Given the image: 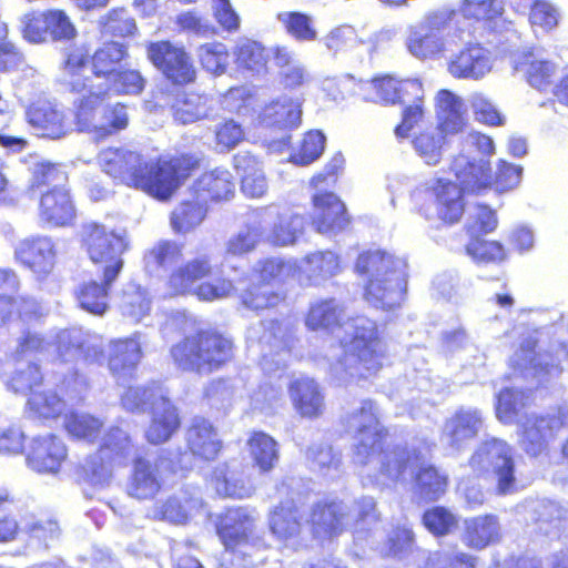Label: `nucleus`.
I'll list each match as a JSON object with an SVG mask.
<instances>
[{
    "label": "nucleus",
    "instance_id": "1",
    "mask_svg": "<svg viewBox=\"0 0 568 568\" xmlns=\"http://www.w3.org/2000/svg\"><path fill=\"white\" fill-rule=\"evenodd\" d=\"M202 152L179 151L146 162L124 146H108L97 156L99 168L116 183L140 190L158 201H169L204 164Z\"/></svg>",
    "mask_w": 568,
    "mask_h": 568
},
{
    "label": "nucleus",
    "instance_id": "2",
    "mask_svg": "<svg viewBox=\"0 0 568 568\" xmlns=\"http://www.w3.org/2000/svg\"><path fill=\"white\" fill-rule=\"evenodd\" d=\"M149 256L158 267L171 268L163 284L165 297L194 296L200 302L211 303L235 291L234 282L222 274L210 254H199L178 264L184 257L182 242L160 240L149 250Z\"/></svg>",
    "mask_w": 568,
    "mask_h": 568
},
{
    "label": "nucleus",
    "instance_id": "3",
    "mask_svg": "<svg viewBox=\"0 0 568 568\" xmlns=\"http://www.w3.org/2000/svg\"><path fill=\"white\" fill-rule=\"evenodd\" d=\"M81 243L90 261L100 268L101 282H82L74 291V300L82 311L103 316L110 310L112 285L124 267L122 255L128 251L129 242L124 233L89 222L82 225Z\"/></svg>",
    "mask_w": 568,
    "mask_h": 568
},
{
    "label": "nucleus",
    "instance_id": "4",
    "mask_svg": "<svg viewBox=\"0 0 568 568\" xmlns=\"http://www.w3.org/2000/svg\"><path fill=\"white\" fill-rule=\"evenodd\" d=\"M145 49L148 60L176 92L172 101L174 120L189 124L205 118L207 97L196 91H185L197 80V69L186 48L170 40H159L149 42Z\"/></svg>",
    "mask_w": 568,
    "mask_h": 568
},
{
    "label": "nucleus",
    "instance_id": "5",
    "mask_svg": "<svg viewBox=\"0 0 568 568\" xmlns=\"http://www.w3.org/2000/svg\"><path fill=\"white\" fill-rule=\"evenodd\" d=\"M169 356L179 372L209 376L235 361L236 344L216 326H199L172 344Z\"/></svg>",
    "mask_w": 568,
    "mask_h": 568
},
{
    "label": "nucleus",
    "instance_id": "6",
    "mask_svg": "<svg viewBox=\"0 0 568 568\" xmlns=\"http://www.w3.org/2000/svg\"><path fill=\"white\" fill-rule=\"evenodd\" d=\"M128 58V45L114 40L102 42L93 52L85 43H73L65 49L59 82L72 94L93 91L89 67L93 77L109 80Z\"/></svg>",
    "mask_w": 568,
    "mask_h": 568
},
{
    "label": "nucleus",
    "instance_id": "7",
    "mask_svg": "<svg viewBox=\"0 0 568 568\" xmlns=\"http://www.w3.org/2000/svg\"><path fill=\"white\" fill-rule=\"evenodd\" d=\"M352 418L357 423V455L377 459L382 475L393 480L399 479L410 464V450L400 444L390 445L392 435L389 428L381 423L377 404L369 398L362 400Z\"/></svg>",
    "mask_w": 568,
    "mask_h": 568
},
{
    "label": "nucleus",
    "instance_id": "8",
    "mask_svg": "<svg viewBox=\"0 0 568 568\" xmlns=\"http://www.w3.org/2000/svg\"><path fill=\"white\" fill-rule=\"evenodd\" d=\"M256 521L245 506L226 507L216 516L215 534L223 546L220 568H253L254 555L265 548Z\"/></svg>",
    "mask_w": 568,
    "mask_h": 568
},
{
    "label": "nucleus",
    "instance_id": "9",
    "mask_svg": "<svg viewBox=\"0 0 568 568\" xmlns=\"http://www.w3.org/2000/svg\"><path fill=\"white\" fill-rule=\"evenodd\" d=\"M300 272L301 267L295 260L268 256L257 261L239 294L241 306L256 314L275 312L285 306L287 293L280 285Z\"/></svg>",
    "mask_w": 568,
    "mask_h": 568
},
{
    "label": "nucleus",
    "instance_id": "10",
    "mask_svg": "<svg viewBox=\"0 0 568 568\" xmlns=\"http://www.w3.org/2000/svg\"><path fill=\"white\" fill-rule=\"evenodd\" d=\"M355 270L359 275H372L364 287V298L372 306L389 311L404 301L406 275L392 255L379 250L365 251L357 256Z\"/></svg>",
    "mask_w": 568,
    "mask_h": 568
},
{
    "label": "nucleus",
    "instance_id": "11",
    "mask_svg": "<svg viewBox=\"0 0 568 568\" xmlns=\"http://www.w3.org/2000/svg\"><path fill=\"white\" fill-rule=\"evenodd\" d=\"M121 405L129 413L151 414L145 439L152 445L168 442L181 427L179 410L160 383L128 387L121 396Z\"/></svg>",
    "mask_w": 568,
    "mask_h": 568
},
{
    "label": "nucleus",
    "instance_id": "12",
    "mask_svg": "<svg viewBox=\"0 0 568 568\" xmlns=\"http://www.w3.org/2000/svg\"><path fill=\"white\" fill-rule=\"evenodd\" d=\"M106 90L90 91L74 104V124L79 132H89L95 142H102L126 130L130 124L128 104H102Z\"/></svg>",
    "mask_w": 568,
    "mask_h": 568
},
{
    "label": "nucleus",
    "instance_id": "13",
    "mask_svg": "<svg viewBox=\"0 0 568 568\" xmlns=\"http://www.w3.org/2000/svg\"><path fill=\"white\" fill-rule=\"evenodd\" d=\"M135 453L132 437L119 427H110L102 437L95 453L79 466L81 478L91 484H103L113 471L129 465Z\"/></svg>",
    "mask_w": 568,
    "mask_h": 568
},
{
    "label": "nucleus",
    "instance_id": "14",
    "mask_svg": "<svg viewBox=\"0 0 568 568\" xmlns=\"http://www.w3.org/2000/svg\"><path fill=\"white\" fill-rule=\"evenodd\" d=\"M8 385L14 393L28 395L27 409L36 418L55 419L65 410V400L55 389L45 385L41 367L36 363L16 371Z\"/></svg>",
    "mask_w": 568,
    "mask_h": 568
},
{
    "label": "nucleus",
    "instance_id": "15",
    "mask_svg": "<svg viewBox=\"0 0 568 568\" xmlns=\"http://www.w3.org/2000/svg\"><path fill=\"white\" fill-rule=\"evenodd\" d=\"M347 355L354 359L353 367L359 378L375 375L383 366L384 345L377 325L367 318H356L353 324Z\"/></svg>",
    "mask_w": 568,
    "mask_h": 568
},
{
    "label": "nucleus",
    "instance_id": "16",
    "mask_svg": "<svg viewBox=\"0 0 568 568\" xmlns=\"http://www.w3.org/2000/svg\"><path fill=\"white\" fill-rule=\"evenodd\" d=\"M471 463L487 464L481 471L495 478L497 495H511L518 490L516 463L507 445L497 443L486 445L473 456Z\"/></svg>",
    "mask_w": 568,
    "mask_h": 568
},
{
    "label": "nucleus",
    "instance_id": "17",
    "mask_svg": "<svg viewBox=\"0 0 568 568\" xmlns=\"http://www.w3.org/2000/svg\"><path fill=\"white\" fill-rule=\"evenodd\" d=\"M311 224L320 234H335L352 222L345 203L332 191H318L312 195Z\"/></svg>",
    "mask_w": 568,
    "mask_h": 568
},
{
    "label": "nucleus",
    "instance_id": "18",
    "mask_svg": "<svg viewBox=\"0 0 568 568\" xmlns=\"http://www.w3.org/2000/svg\"><path fill=\"white\" fill-rule=\"evenodd\" d=\"M454 182L465 195H480L493 189V171L488 159H468L455 155L449 164Z\"/></svg>",
    "mask_w": 568,
    "mask_h": 568
},
{
    "label": "nucleus",
    "instance_id": "19",
    "mask_svg": "<svg viewBox=\"0 0 568 568\" xmlns=\"http://www.w3.org/2000/svg\"><path fill=\"white\" fill-rule=\"evenodd\" d=\"M347 511L342 499L325 497L315 501L307 523L314 539H333L346 529Z\"/></svg>",
    "mask_w": 568,
    "mask_h": 568
},
{
    "label": "nucleus",
    "instance_id": "20",
    "mask_svg": "<svg viewBox=\"0 0 568 568\" xmlns=\"http://www.w3.org/2000/svg\"><path fill=\"white\" fill-rule=\"evenodd\" d=\"M491 69L490 52L480 43H466L447 61L448 73L457 80H481Z\"/></svg>",
    "mask_w": 568,
    "mask_h": 568
},
{
    "label": "nucleus",
    "instance_id": "21",
    "mask_svg": "<svg viewBox=\"0 0 568 568\" xmlns=\"http://www.w3.org/2000/svg\"><path fill=\"white\" fill-rule=\"evenodd\" d=\"M443 29L444 26L437 17L428 18L409 32L406 40L407 50L420 60L443 57L447 51Z\"/></svg>",
    "mask_w": 568,
    "mask_h": 568
},
{
    "label": "nucleus",
    "instance_id": "22",
    "mask_svg": "<svg viewBox=\"0 0 568 568\" xmlns=\"http://www.w3.org/2000/svg\"><path fill=\"white\" fill-rule=\"evenodd\" d=\"M39 217L50 227H65L74 224L77 206L70 190L54 186L41 194Z\"/></svg>",
    "mask_w": 568,
    "mask_h": 568
},
{
    "label": "nucleus",
    "instance_id": "23",
    "mask_svg": "<svg viewBox=\"0 0 568 568\" xmlns=\"http://www.w3.org/2000/svg\"><path fill=\"white\" fill-rule=\"evenodd\" d=\"M190 195L201 200L207 206L210 203L230 201L235 195V182L231 172L225 168H214L203 171L190 185Z\"/></svg>",
    "mask_w": 568,
    "mask_h": 568
},
{
    "label": "nucleus",
    "instance_id": "24",
    "mask_svg": "<svg viewBox=\"0 0 568 568\" xmlns=\"http://www.w3.org/2000/svg\"><path fill=\"white\" fill-rule=\"evenodd\" d=\"M185 447L196 459L211 463L224 450L216 427L205 418H195L185 430Z\"/></svg>",
    "mask_w": 568,
    "mask_h": 568
},
{
    "label": "nucleus",
    "instance_id": "25",
    "mask_svg": "<svg viewBox=\"0 0 568 568\" xmlns=\"http://www.w3.org/2000/svg\"><path fill=\"white\" fill-rule=\"evenodd\" d=\"M67 458L64 444L52 434L32 438L26 460L39 474H57Z\"/></svg>",
    "mask_w": 568,
    "mask_h": 568
},
{
    "label": "nucleus",
    "instance_id": "26",
    "mask_svg": "<svg viewBox=\"0 0 568 568\" xmlns=\"http://www.w3.org/2000/svg\"><path fill=\"white\" fill-rule=\"evenodd\" d=\"M429 192L436 219L443 225L452 226L457 224L465 212V194L462 193L453 181L443 178L434 181Z\"/></svg>",
    "mask_w": 568,
    "mask_h": 568
},
{
    "label": "nucleus",
    "instance_id": "27",
    "mask_svg": "<svg viewBox=\"0 0 568 568\" xmlns=\"http://www.w3.org/2000/svg\"><path fill=\"white\" fill-rule=\"evenodd\" d=\"M210 480L216 493L227 498H248L255 490L250 477L244 475L243 468L237 467L234 460H226L213 467Z\"/></svg>",
    "mask_w": 568,
    "mask_h": 568
},
{
    "label": "nucleus",
    "instance_id": "28",
    "mask_svg": "<svg viewBox=\"0 0 568 568\" xmlns=\"http://www.w3.org/2000/svg\"><path fill=\"white\" fill-rule=\"evenodd\" d=\"M513 68L530 87L539 91L549 88L558 72V67L554 61L542 58L532 49L519 52L514 60Z\"/></svg>",
    "mask_w": 568,
    "mask_h": 568
},
{
    "label": "nucleus",
    "instance_id": "29",
    "mask_svg": "<svg viewBox=\"0 0 568 568\" xmlns=\"http://www.w3.org/2000/svg\"><path fill=\"white\" fill-rule=\"evenodd\" d=\"M55 246L48 236L22 240L14 251L16 260L37 275H47L53 267Z\"/></svg>",
    "mask_w": 568,
    "mask_h": 568
},
{
    "label": "nucleus",
    "instance_id": "30",
    "mask_svg": "<svg viewBox=\"0 0 568 568\" xmlns=\"http://www.w3.org/2000/svg\"><path fill=\"white\" fill-rule=\"evenodd\" d=\"M267 526L278 540L287 541L300 537L304 516L298 503L293 498L280 500L268 513Z\"/></svg>",
    "mask_w": 568,
    "mask_h": 568
},
{
    "label": "nucleus",
    "instance_id": "31",
    "mask_svg": "<svg viewBox=\"0 0 568 568\" xmlns=\"http://www.w3.org/2000/svg\"><path fill=\"white\" fill-rule=\"evenodd\" d=\"M27 122L44 139L58 140L69 131L68 118L62 110L49 102H37L26 111Z\"/></svg>",
    "mask_w": 568,
    "mask_h": 568
},
{
    "label": "nucleus",
    "instance_id": "32",
    "mask_svg": "<svg viewBox=\"0 0 568 568\" xmlns=\"http://www.w3.org/2000/svg\"><path fill=\"white\" fill-rule=\"evenodd\" d=\"M163 462V458L155 463L142 456L133 458V468L129 481V494L132 497L145 500L155 497L161 491L163 486L161 471Z\"/></svg>",
    "mask_w": 568,
    "mask_h": 568
},
{
    "label": "nucleus",
    "instance_id": "33",
    "mask_svg": "<svg viewBox=\"0 0 568 568\" xmlns=\"http://www.w3.org/2000/svg\"><path fill=\"white\" fill-rule=\"evenodd\" d=\"M436 115L442 139L462 133L468 123L463 100L446 89L437 94Z\"/></svg>",
    "mask_w": 568,
    "mask_h": 568
},
{
    "label": "nucleus",
    "instance_id": "34",
    "mask_svg": "<svg viewBox=\"0 0 568 568\" xmlns=\"http://www.w3.org/2000/svg\"><path fill=\"white\" fill-rule=\"evenodd\" d=\"M233 168L240 178L241 191L246 197L260 199L268 191V182L261 161L250 152H237Z\"/></svg>",
    "mask_w": 568,
    "mask_h": 568
},
{
    "label": "nucleus",
    "instance_id": "35",
    "mask_svg": "<svg viewBox=\"0 0 568 568\" xmlns=\"http://www.w3.org/2000/svg\"><path fill=\"white\" fill-rule=\"evenodd\" d=\"M556 422L550 415H532L521 425V445L526 454L537 457L547 452L555 438Z\"/></svg>",
    "mask_w": 568,
    "mask_h": 568
},
{
    "label": "nucleus",
    "instance_id": "36",
    "mask_svg": "<svg viewBox=\"0 0 568 568\" xmlns=\"http://www.w3.org/2000/svg\"><path fill=\"white\" fill-rule=\"evenodd\" d=\"M448 474L434 464L420 465L412 477L413 491L423 503L443 498L449 487Z\"/></svg>",
    "mask_w": 568,
    "mask_h": 568
},
{
    "label": "nucleus",
    "instance_id": "37",
    "mask_svg": "<svg viewBox=\"0 0 568 568\" xmlns=\"http://www.w3.org/2000/svg\"><path fill=\"white\" fill-rule=\"evenodd\" d=\"M252 465L262 475L273 471L280 462V444L263 430H253L246 439Z\"/></svg>",
    "mask_w": 568,
    "mask_h": 568
},
{
    "label": "nucleus",
    "instance_id": "38",
    "mask_svg": "<svg viewBox=\"0 0 568 568\" xmlns=\"http://www.w3.org/2000/svg\"><path fill=\"white\" fill-rule=\"evenodd\" d=\"M288 393L296 412L306 418L318 417L324 408V398L317 383L308 377L294 379Z\"/></svg>",
    "mask_w": 568,
    "mask_h": 568
},
{
    "label": "nucleus",
    "instance_id": "39",
    "mask_svg": "<svg viewBox=\"0 0 568 568\" xmlns=\"http://www.w3.org/2000/svg\"><path fill=\"white\" fill-rule=\"evenodd\" d=\"M345 323L344 307L332 297L312 303L305 315V325L311 331L333 333Z\"/></svg>",
    "mask_w": 568,
    "mask_h": 568
},
{
    "label": "nucleus",
    "instance_id": "40",
    "mask_svg": "<svg viewBox=\"0 0 568 568\" xmlns=\"http://www.w3.org/2000/svg\"><path fill=\"white\" fill-rule=\"evenodd\" d=\"M499 537V521L494 514L479 515L465 520L463 540L470 549H484L498 541Z\"/></svg>",
    "mask_w": 568,
    "mask_h": 568
},
{
    "label": "nucleus",
    "instance_id": "41",
    "mask_svg": "<svg viewBox=\"0 0 568 568\" xmlns=\"http://www.w3.org/2000/svg\"><path fill=\"white\" fill-rule=\"evenodd\" d=\"M209 213V206L191 196L180 201L171 211L169 221L175 234L185 235L199 227Z\"/></svg>",
    "mask_w": 568,
    "mask_h": 568
},
{
    "label": "nucleus",
    "instance_id": "42",
    "mask_svg": "<svg viewBox=\"0 0 568 568\" xmlns=\"http://www.w3.org/2000/svg\"><path fill=\"white\" fill-rule=\"evenodd\" d=\"M233 59L237 69L260 74L267 71L270 53L261 41L243 37L233 47Z\"/></svg>",
    "mask_w": 568,
    "mask_h": 568
},
{
    "label": "nucleus",
    "instance_id": "43",
    "mask_svg": "<svg viewBox=\"0 0 568 568\" xmlns=\"http://www.w3.org/2000/svg\"><path fill=\"white\" fill-rule=\"evenodd\" d=\"M534 403L532 392L523 388L505 387L497 394L495 412L504 424H511L519 413Z\"/></svg>",
    "mask_w": 568,
    "mask_h": 568
},
{
    "label": "nucleus",
    "instance_id": "44",
    "mask_svg": "<svg viewBox=\"0 0 568 568\" xmlns=\"http://www.w3.org/2000/svg\"><path fill=\"white\" fill-rule=\"evenodd\" d=\"M142 357L141 345L132 337L119 338L110 344L108 366L113 374L131 372Z\"/></svg>",
    "mask_w": 568,
    "mask_h": 568
},
{
    "label": "nucleus",
    "instance_id": "45",
    "mask_svg": "<svg viewBox=\"0 0 568 568\" xmlns=\"http://www.w3.org/2000/svg\"><path fill=\"white\" fill-rule=\"evenodd\" d=\"M99 29L113 39L133 38L138 33L136 22L125 8L109 10L99 19Z\"/></svg>",
    "mask_w": 568,
    "mask_h": 568
},
{
    "label": "nucleus",
    "instance_id": "46",
    "mask_svg": "<svg viewBox=\"0 0 568 568\" xmlns=\"http://www.w3.org/2000/svg\"><path fill=\"white\" fill-rule=\"evenodd\" d=\"M304 232V217L297 213H277L268 240L274 246L293 245Z\"/></svg>",
    "mask_w": 568,
    "mask_h": 568
},
{
    "label": "nucleus",
    "instance_id": "47",
    "mask_svg": "<svg viewBox=\"0 0 568 568\" xmlns=\"http://www.w3.org/2000/svg\"><path fill=\"white\" fill-rule=\"evenodd\" d=\"M285 32L297 42H313L318 32L313 18L301 11H285L277 14Z\"/></svg>",
    "mask_w": 568,
    "mask_h": 568
},
{
    "label": "nucleus",
    "instance_id": "48",
    "mask_svg": "<svg viewBox=\"0 0 568 568\" xmlns=\"http://www.w3.org/2000/svg\"><path fill=\"white\" fill-rule=\"evenodd\" d=\"M465 252L478 264H500L507 261L509 252L496 240H485L483 236L469 239Z\"/></svg>",
    "mask_w": 568,
    "mask_h": 568
},
{
    "label": "nucleus",
    "instance_id": "49",
    "mask_svg": "<svg viewBox=\"0 0 568 568\" xmlns=\"http://www.w3.org/2000/svg\"><path fill=\"white\" fill-rule=\"evenodd\" d=\"M196 57L201 68L213 74H223L230 61V51L226 44L220 41L205 42L197 47Z\"/></svg>",
    "mask_w": 568,
    "mask_h": 568
},
{
    "label": "nucleus",
    "instance_id": "50",
    "mask_svg": "<svg viewBox=\"0 0 568 568\" xmlns=\"http://www.w3.org/2000/svg\"><path fill=\"white\" fill-rule=\"evenodd\" d=\"M480 417L475 412H456L448 420V438L452 446L459 447L464 442L477 436Z\"/></svg>",
    "mask_w": 568,
    "mask_h": 568
},
{
    "label": "nucleus",
    "instance_id": "51",
    "mask_svg": "<svg viewBox=\"0 0 568 568\" xmlns=\"http://www.w3.org/2000/svg\"><path fill=\"white\" fill-rule=\"evenodd\" d=\"M422 524L433 536L445 537L458 528V518L444 506H433L423 513Z\"/></svg>",
    "mask_w": 568,
    "mask_h": 568
},
{
    "label": "nucleus",
    "instance_id": "52",
    "mask_svg": "<svg viewBox=\"0 0 568 568\" xmlns=\"http://www.w3.org/2000/svg\"><path fill=\"white\" fill-rule=\"evenodd\" d=\"M415 534L412 528L396 526L387 535L384 541L383 558L403 559L413 552Z\"/></svg>",
    "mask_w": 568,
    "mask_h": 568
},
{
    "label": "nucleus",
    "instance_id": "53",
    "mask_svg": "<svg viewBox=\"0 0 568 568\" xmlns=\"http://www.w3.org/2000/svg\"><path fill=\"white\" fill-rule=\"evenodd\" d=\"M64 428L73 438L94 442L102 432L103 423L90 414L72 412L64 420Z\"/></svg>",
    "mask_w": 568,
    "mask_h": 568
},
{
    "label": "nucleus",
    "instance_id": "54",
    "mask_svg": "<svg viewBox=\"0 0 568 568\" xmlns=\"http://www.w3.org/2000/svg\"><path fill=\"white\" fill-rule=\"evenodd\" d=\"M326 138L318 130L307 131L296 151L291 153L290 161L296 165H308L316 161L324 152Z\"/></svg>",
    "mask_w": 568,
    "mask_h": 568
},
{
    "label": "nucleus",
    "instance_id": "55",
    "mask_svg": "<svg viewBox=\"0 0 568 568\" xmlns=\"http://www.w3.org/2000/svg\"><path fill=\"white\" fill-rule=\"evenodd\" d=\"M503 6L497 0H464L462 16L474 22L490 23L503 16Z\"/></svg>",
    "mask_w": 568,
    "mask_h": 568
},
{
    "label": "nucleus",
    "instance_id": "56",
    "mask_svg": "<svg viewBox=\"0 0 568 568\" xmlns=\"http://www.w3.org/2000/svg\"><path fill=\"white\" fill-rule=\"evenodd\" d=\"M498 226L497 213L487 204H477L476 213L465 225V232L469 239L493 233Z\"/></svg>",
    "mask_w": 568,
    "mask_h": 568
},
{
    "label": "nucleus",
    "instance_id": "57",
    "mask_svg": "<svg viewBox=\"0 0 568 568\" xmlns=\"http://www.w3.org/2000/svg\"><path fill=\"white\" fill-rule=\"evenodd\" d=\"M425 111V99L403 105L400 121L394 128L395 136L399 140L408 138L410 132L423 121Z\"/></svg>",
    "mask_w": 568,
    "mask_h": 568
},
{
    "label": "nucleus",
    "instance_id": "58",
    "mask_svg": "<svg viewBox=\"0 0 568 568\" xmlns=\"http://www.w3.org/2000/svg\"><path fill=\"white\" fill-rule=\"evenodd\" d=\"M245 139L243 126L233 119L219 123L214 131V141L222 151H231Z\"/></svg>",
    "mask_w": 568,
    "mask_h": 568
},
{
    "label": "nucleus",
    "instance_id": "59",
    "mask_svg": "<svg viewBox=\"0 0 568 568\" xmlns=\"http://www.w3.org/2000/svg\"><path fill=\"white\" fill-rule=\"evenodd\" d=\"M469 103L474 116L478 122L488 126H499L504 124V118L484 93H473Z\"/></svg>",
    "mask_w": 568,
    "mask_h": 568
},
{
    "label": "nucleus",
    "instance_id": "60",
    "mask_svg": "<svg viewBox=\"0 0 568 568\" xmlns=\"http://www.w3.org/2000/svg\"><path fill=\"white\" fill-rule=\"evenodd\" d=\"M416 152L429 165H436L442 159L443 142L434 132L422 131L413 139Z\"/></svg>",
    "mask_w": 568,
    "mask_h": 568
},
{
    "label": "nucleus",
    "instance_id": "61",
    "mask_svg": "<svg viewBox=\"0 0 568 568\" xmlns=\"http://www.w3.org/2000/svg\"><path fill=\"white\" fill-rule=\"evenodd\" d=\"M47 11H31L22 18V36L31 43L45 41L48 34Z\"/></svg>",
    "mask_w": 568,
    "mask_h": 568
},
{
    "label": "nucleus",
    "instance_id": "62",
    "mask_svg": "<svg viewBox=\"0 0 568 568\" xmlns=\"http://www.w3.org/2000/svg\"><path fill=\"white\" fill-rule=\"evenodd\" d=\"M108 81L112 83L120 94H139L145 85L144 78L139 71L133 69L120 68Z\"/></svg>",
    "mask_w": 568,
    "mask_h": 568
},
{
    "label": "nucleus",
    "instance_id": "63",
    "mask_svg": "<svg viewBox=\"0 0 568 568\" xmlns=\"http://www.w3.org/2000/svg\"><path fill=\"white\" fill-rule=\"evenodd\" d=\"M175 24L181 31L193 33L197 37H210L216 32L214 26L192 10L178 14Z\"/></svg>",
    "mask_w": 568,
    "mask_h": 568
},
{
    "label": "nucleus",
    "instance_id": "64",
    "mask_svg": "<svg viewBox=\"0 0 568 568\" xmlns=\"http://www.w3.org/2000/svg\"><path fill=\"white\" fill-rule=\"evenodd\" d=\"M521 176V169L511 163L500 160L497 171L493 174V189L498 193L507 192L518 185Z\"/></svg>",
    "mask_w": 568,
    "mask_h": 568
}]
</instances>
